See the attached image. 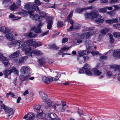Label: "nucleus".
I'll return each mask as SVG.
<instances>
[{"label":"nucleus","instance_id":"f257e3e1","mask_svg":"<svg viewBox=\"0 0 120 120\" xmlns=\"http://www.w3.org/2000/svg\"><path fill=\"white\" fill-rule=\"evenodd\" d=\"M10 45L14 46H19L18 48L22 47L23 50L25 52V54L26 55L32 57L31 48L28 46H26L23 42L18 41H14L12 42Z\"/></svg>","mask_w":120,"mask_h":120},{"label":"nucleus","instance_id":"f03ea898","mask_svg":"<svg viewBox=\"0 0 120 120\" xmlns=\"http://www.w3.org/2000/svg\"><path fill=\"white\" fill-rule=\"evenodd\" d=\"M73 13V11L71 12L67 17V20L68 22L70 23L71 25V26L70 27L69 29H67V30H68V31H70L72 29V27L74 25V24L75 22V21L72 20L71 19Z\"/></svg>","mask_w":120,"mask_h":120},{"label":"nucleus","instance_id":"7ed1b4c3","mask_svg":"<svg viewBox=\"0 0 120 120\" xmlns=\"http://www.w3.org/2000/svg\"><path fill=\"white\" fill-rule=\"evenodd\" d=\"M1 106L4 110L6 113L7 114V116H9L13 114V109H12L8 107L4 104L2 105Z\"/></svg>","mask_w":120,"mask_h":120},{"label":"nucleus","instance_id":"20e7f679","mask_svg":"<svg viewBox=\"0 0 120 120\" xmlns=\"http://www.w3.org/2000/svg\"><path fill=\"white\" fill-rule=\"evenodd\" d=\"M34 12V11L33 10L29 11L28 13L30 15V18L36 21H39L40 19V16L38 14L34 15L32 14Z\"/></svg>","mask_w":120,"mask_h":120},{"label":"nucleus","instance_id":"39448f33","mask_svg":"<svg viewBox=\"0 0 120 120\" xmlns=\"http://www.w3.org/2000/svg\"><path fill=\"white\" fill-rule=\"evenodd\" d=\"M0 60L2 61V62L5 66H8L9 62L8 59L3 56L0 53Z\"/></svg>","mask_w":120,"mask_h":120},{"label":"nucleus","instance_id":"423d86ee","mask_svg":"<svg viewBox=\"0 0 120 120\" xmlns=\"http://www.w3.org/2000/svg\"><path fill=\"white\" fill-rule=\"evenodd\" d=\"M34 3L35 4H32V8L36 11L37 12H39L40 11V10L37 5L38 6L39 5L41 4L39 0H35Z\"/></svg>","mask_w":120,"mask_h":120},{"label":"nucleus","instance_id":"0eeeda50","mask_svg":"<svg viewBox=\"0 0 120 120\" xmlns=\"http://www.w3.org/2000/svg\"><path fill=\"white\" fill-rule=\"evenodd\" d=\"M94 34V32L92 31L87 32L81 34V38L82 39H87Z\"/></svg>","mask_w":120,"mask_h":120},{"label":"nucleus","instance_id":"6e6552de","mask_svg":"<svg viewBox=\"0 0 120 120\" xmlns=\"http://www.w3.org/2000/svg\"><path fill=\"white\" fill-rule=\"evenodd\" d=\"M29 68L28 67L26 66H23L21 67L20 71L21 73L25 75H29L28 73Z\"/></svg>","mask_w":120,"mask_h":120},{"label":"nucleus","instance_id":"1a4fd4ad","mask_svg":"<svg viewBox=\"0 0 120 120\" xmlns=\"http://www.w3.org/2000/svg\"><path fill=\"white\" fill-rule=\"evenodd\" d=\"M34 117V114L32 112H29L27 115H25L23 117V118L27 120H33Z\"/></svg>","mask_w":120,"mask_h":120},{"label":"nucleus","instance_id":"9d476101","mask_svg":"<svg viewBox=\"0 0 120 120\" xmlns=\"http://www.w3.org/2000/svg\"><path fill=\"white\" fill-rule=\"evenodd\" d=\"M53 81V78L52 77H47L46 76L43 77L42 81L45 83L49 84L51 82Z\"/></svg>","mask_w":120,"mask_h":120},{"label":"nucleus","instance_id":"9b49d317","mask_svg":"<svg viewBox=\"0 0 120 120\" xmlns=\"http://www.w3.org/2000/svg\"><path fill=\"white\" fill-rule=\"evenodd\" d=\"M32 4L30 2H28L25 4L24 8L28 10V11L32 10H34L32 8ZM29 11H28V12Z\"/></svg>","mask_w":120,"mask_h":120},{"label":"nucleus","instance_id":"f8f14e48","mask_svg":"<svg viewBox=\"0 0 120 120\" xmlns=\"http://www.w3.org/2000/svg\"><path fill=\"white\" fill-rule=\"evenodd\" d=\"M106 22L109 24H111L113 23H117L119 22L118 19L117 18L112 19H111L106 20Z\"/></svg>","mask_w":120,"mask_h":120},{"label":"nucleus","instance_id":"ddd939ff","mask_svg":"<svg viewBox=\"0 0 120 120\" xmlns=\"http://www.w3.org/2000/svg\"><path fill=\"white\" fill-rule=\"evenodd\" d=\"M43 101L45 102V108L47 109H49L52 103L51 101L50 100L47 99Z\"/></svg>","mask_w":120,"mask_h":120},{"label":"nucleus","instance_id":"4468645a","mask_svg":"<svg viewBox=\"0 0 120 120\" xmlns=\"http://www.w3.org/2000/svg\"><path fill=\"white\" fill-rule=\"evenodd\" d=\"M56 117L57 116L55 113H52L48 114V118L49 120H54L56 119Z\"/></svg>","mask_w":120,"mask_h":120},{"label":"nucleus","instance_id":"2eb2a0df","mask_svg":"<svg viewBox=\"0 0 120 120\" xmlns=\"http://www.w3.org/2000/svg\"><path fill=\"white\" fill-rule=\"evenodd\" d=\"M101 18L102 16L101 15L97 14L96 18L95 19V21L96 22L102 23L104 22V20L103 19H101Z\"/></svg>","mask_w":120,"mask_h":120},{"label":"nucleus","instance_id":"dca6fc26","mask_svg":"<svg viewBox=\"0 0 120 120\" xmlns=\"http://www.w3.org/2000/svg\"><path fill=\"white\" fill-rule=\"evenodd\" d=\"M31 53L32 54H33L34 56H41L42 54V52L41 51L38 49L34 50L32 51Z\"/></svg>","mask_w":120,"mask_h":120},{"label":"nucleus","instance_id":"f3484780","mask_svg":"<svg viewBox=\"0 0 120 120\" xmlns=\"http://www.w3.org/2000/svg\"><path fill=\"white\" fill-rule=\"evenodd\" d=\"M77 59L80 64L84 63L85 62V56L80 55L78 56Z\"/></svg>","mask_w":120,"mask_h":120},{"label":"nucleus","instance_id":"a211bd4d","mask_svg":"<svg viewBox=\"0 0 120 120\" xmlns=\"http://www.w3.org/2000/svg\"><path fill=\"white\" fill-rule=\"evenodd\" d=\"M113 55V56L115 58H120V50H114Z\"/></svg>","mask_w":120,"mask_h":120},{"label":"nucleus","instance_id":"6ab92c4d","mask_svg":"<svg viewBox=\"0 0 120 120\" xmlns=\"http://www.w3.org/2000/svg\"><path fill=\"white\" fill-rule=\"evenodd\" d=\"M5 36L8 40L10 41H12L14 39L13 35L11 33L6 34Z\"/></svg>","mask_w":120,"mask_h":120},{"label":"nucleus","instance_id":"aec40b11","mask_svg":"<svg viewBox=\"0 0 120 120\" xmlns=\"http://www.w3.org/2000/svg\"><path fill=\"white\" fill-rule=\"evenodd\" d=\"M110 67L112 68H114L115 71H120V65H116L114 64L110 65Z\"/></svg>","mask_w":120,"mask_h":120},{"label":"nucleus","instance_id":"412c9836","mask_svg":"<svg viewBox=\"0 0 120 120\" xmlns=\"http://www.w3.org/2000/svg\"><path fill=\"white\" fill-rule=\"evenodd\" d=\"M27 75H26L25 76L23 75H21L19 76V79L20 82L19 85H21L22 83V82L25 80H27Z\"/></svg>","mask_w":120,"mask_h":120},{"label":"nucleus","instance_id":"4be33fe9","mask_svg":"<svg viewBox=\"0 0 120 120\" xmlns=\"http://www.w3.org/2000/svg\"><path fill=\"white\" fill-rule=\"evenodd\" d=\"M3 73L4 75L5 76V78H9V77L8 76L10 75L11 72L10 71V70H6L3 72Z\"/></svg>","mask_w":120,"mask_h":120},{"label":"nucleus","instance_id":"5701e85b","mask_svg":"<svg viewBox=\"0 0 120 120\" xmlns=\"http://www.w3.org/2000/svg\"><path fill=\"white\" fill-rule=\"evenodd\" d=\"M19 53L20 51H17L10 55L9 57L11 58H15L19 56Z\"/></svg>","mask_w":120,"mask_h":120},{"label":"nucleus","instance_id":"b1692460","mask_svg":"<svg viewBox=\"0 0 120 120\" xmlns=\"http://www.w3.org/2000/svg\"><path fill=\"white\" fill-rule=\"evenodd\" d=\"M92 71H93L94 75L96 76L99 75L101 73V71L95 68H93L92 69Z\"/></svg>","mask_w":120,"mask_h":120},{"label":"nucleus","instance_id":"393cba45","mask_svg":"<svg viewBox=\"0 0 120 120\" xmlns=\"http://www.w3.org/2000/svg\"><path fill=\"white\" fill-rule=\"evenodd\" d=\"M25 36L30 38H34L36 35V34L34 33L30 32L29 33H26L25 34Z\"/></svg>","mask_w":120,"mask_h":120},{"label":"nucleus","instance_id":"a878e982","mask_svg":"<svg viewBox=\"0 0 120 120\" xmlns=\"http://www.w3.org/2000/svg\"><path fill=\"white\" fill-rule=\"evenodd\" d=\"M39 94L40 96L43 101H45L47 99V96L44 93L42 92H40Z\"/></svg>","mask_w":120,"mask_h":120},{"label":"nucleus","instance_id":"bb28decb","mask_svg":"<svg viewBox=\"0 0 120 120\" xmlns=\"http://www.w3.org/2000/svg\"><path fill=\"white\" fill-rule=\"evenodd\" d=\"M2 4L5 7H7L10 5V2L9 0H3Z\"/></svg>","mask_w":120,"mask_h":120},{"label":"nucleus","instance_id":"cd10ccee","mask_svg":"<svg viewBox=\"0 0 120 120\" xmlns=\"http://www.w3.org/2000/svg\"><path fill=\"white\" fill-rule=\"evenodd\" d=\"M53 21L52 20H49L48 21V24L47 28L49 29H50L52 27Z\"/></svg>","mask_w":120,"mask_h":120},{"label":"nucleus","instance_id":"c85d7f7f","mask_svg":"<svg viewBox=\"0 0 120 120\" xmlns=\"http://www.w3.org/2000/svg\"><path fill=\"white\" fill-rule=\"evenodd\" d=\"M31 30H34V32L35 33H40L41 31V30L40 28L37 27L36 28L35 26H33L31 28Z\"/></svg>","mask_w":120,"mask_h":120},{"label":"nucleus","instance_id":"c756f323","mask_svg":"<svg viewBox=\"0 0 120 120\" xmlns=\"http://www.w3.org/2000/svg\"><path fill=\"white\" fill-rule=\"evenodd\" d=\"M42 112L43 111L42 109L40 108L39 110H37V112L38 113V114L37 115V117L38 118L40 119L42 117L41 116L42 115Z\"/></svg>","mask_w":120,"mask_h":120},{"label":"nucleus","instance_id":"7c9ffc66","mask_svg":"<svg viewBox=\"0 0 120 120\" xmlns=\"http://www.w3.org/2000/svg\"><path fill=\"white\" fill-rule=\"evenodd\" d=\"M27 58V56H23L20 58L18 61L19 63L20 64L24 62Z\"/></svg>","mask_w":120,"mask_h":120},{"label":"nucleus","instance_id":"2f4dec72","mask_svg":"<svg viewBox=\"0 0 120 120\" xmlns=\"http://www.w3.org/2000/svg\"><path fill=\"white\" fill-rule=\"evenodd\" d=\"M86 8H77L75 10V12L77 13H80L83 11L86 10Z\"/></svg>","mask_w":120,"mask_h":120},{"label":"nucleus","instance_id":"473e14b6","mask_svg":"<svg viewBox=\"0 0 120 120\" xmlns=\"http://www.w3.org/2000/svg\"><path fill=\"white\" fill-rule=\"evenodd\" d=\"M27 45L28 46H31L33 45L35 42L33 40V39L29 40L26 42Z\"/></svg>","mask_w":120,"mask_h":120},{"label":"nucleus","instance_id":"72a5a7b5","mask_svg":"<svg viewBox=\"0 0 120 120\" xmlns=\"http://www.w3.org/2000/svg\"><path fill=\"white\" fill-rule=\"evenodd\" d=\"M48 47L49 48L55 50L58 49H59V48L57 47L56 45L55 44L48 45Z\"/></svg>","mask_w":120,"mask_h":120},{"label":"nucleus","instance_id":"f704fd0d","mask_svg":"<svg viewBox=\"0 0 120 120\" xmlns=\"http://www.w3.org/2000/svg\"><path fill=\"white\" fill-rule=\"evenodd\" d=\"M10 71L11 72V73L12 72H13L16 75L18 74V70L15 67H13L10 70Z\"/></svg>","mask_w":120,"mask_h":120},{"label":"nucleus","instance_id":"c9c22d12","mask_svg":"<svg viewBox=\"0 0 120 120\" xmlns=\"http://www.w3.org/2000/svg\"><path fill=\"white\" fill-rule=\"evenodd\" d=\"M27 13V12L26 11L24 10H23L18 13L19 15L23 17L26 15Z\"/></svg>","mask_w":120,"mask_h":120},{"label":"nucleus","instance_id":"e433bc0d","mask_svg":"<svg viewBox=\"0 0 120 120\" xmlns=\"http://www.w3.org/2000/svg\"><path fill=\"white\" fill-rule=\"evenodd\" d=\"M85 18L86 19H87L90 18L92 15V13H86L84 14Z\"/></svg>","mask_w":120,"mask_h":120},{"label":"nucleus","instance_id":"4c0bfd02","mask_svg":"<svg viewBox=\"0 0 120 120\" xmlns=\"http://www.w3.org/2000/svg\"><path fill=\"white\" fill-rule=\"evenodd\" d=\"M110 38V42L111 43H113L114 40L113 39L112 36L111 34L109 33L108 34Z\"/></svg>","mask_w":120,"mask_h":120},{"label":"nucleus","instance_id":"58836bf2","mask_svg":"<svg viewBox=\"0 0 120 120\" xmlns=\"http://www.w3.org/2000/svg\"><path fill=\"white\" fill-rule=\"evenodd\" d=\"M39 63L41 66H43V65L45 63L44 59L42 58L39 60Z\"/></svg>","mask_w":120,"mask_h":120},{"label":"nucleus","instance_id":"ea45409f","mask_svg":"<svg viewBox=\"0 0 120 120\" xmlns=\"http://www.w3.org/2000/svg\"><path fill=\"white\" fill-rule=\"evenodd\" d=\"M40 16L41 18H44L45 17L46 15V13L45 12L42 11L40 12L39 13Z\"/></svg>","mask_w":120,"mask_h":120},{"label":"nucleus","instance_id":"a19ab883","mask_svg":"<svg viewBox=\"0 0 120 120\" xmlns=\"http://www.w3.org/2000/svg\"><path fill=\"white\" fill-rule=\"evenodd\" d=\"M85 72L86 75L88 76H91L93 74L89 69L85 70Z\"/></svg>","mask_w":120,"mask_h":120},{"label":"nucleus","instance_id":"79ce46f5","mask_svg":"<svg viewBox=\"0 0 120 120\" xmlns=\"http://www.w3.org/2000/svg\"><path fill=\"white\" fill-rule=\"evenodd\" d=\"M17 7L15 3L11 5L10 7V9L12 10H14L17 9Z\"/></svg>","mask_w":120,"mask_h":120},{"label":"nucleus","instance_id":"37998d69","mask_svg":"<svg viewBox=\"0 0 120 120\" xmlns=\"http://www.w3.org/2000/svg\"><path fill=\"white\" fill-rule=\"evenodd\" d=\"M88 53V51L87 50H85L83 51H82L80 52L79 53V55H87Z\"/></svg>","mask_w":120,"mask_h":120},{"label":"nucleus","instance_id":"c03bdc74","mask_svg":"<svg viewBox=\"0 0 120 120\" xmlns=\"http://www.w3.org/2000/svg\"><path fill=\"white\" fill-rule=\"evenodd\" d=\"M109 31V29H107L106 28H105L101 30V32L102 34H105Z\"/></svg>","mask_w":120,"mask_h":120},{"label":"nucleus","instance_id":"a18cd8bd","mask_svg":"<svg viewBox=\"0 0 120 120\" xmlns=\"http://www.w3.org/2000/svg\"><path fill=\"white\" fill-rule=\"evenodd\" d=\"M9 17L10 18H12L14 20H17L19 19V18L17 16H15V15L11 14L9 15Z\"/></svg>","mask_w":120,"mask_h":120},{"label":"nucleus","instance_id":"49530a36","mask_svg":"<svg viewBox=\"0 0 120 120\" xmlns=\"http://www.w3.org/2000/svg\"><path fill=\"white\" fill-rule=\"evenodd\" d=\"M82 68L84 69H86L87 70H89L90 68V67L89 64H86L83 65Z\"/></svg>","mask_w":120,"mask_h":120},{"label":"nucleus","instance_id":"de8ad7c7","mask_svg":"<svg viewBox=\"0 0 120 120\" xmlns=\"http://www.w3.org/2000/svg\"><path fill=\"white\" fill-rule=\"evenodd\" d=\"M41 107V106L40 105H35L33 106L34 110L36 111L40 109Z\"/></svg>","mask_w":120,"mask_h":120},{"label":"nucleus","instance_id":"09e8293b","mask_svg":"<svg viewBox=\"0 0 120 120\" xmlns=\"http://www.w3.org/2000/svg\"><path fill=\"white\" fill-rule=\"evenodd\" d=\"M63 23L61 21H59L58 22L57 24V26L58 27H61L63 26Z\"/></svg>","mask_w":120,"mask_h":120},{"label":"nucleus","instance_id":"8fccbe9b","mask_svg":"<svg viewBox=\"0 0 120 120\" xmlns=\"http://www.w3.org/2000/svg\"><path fill=\"white\" fill-rule=\"evenodd\" d=\"M113 36L116 38L119 37L120 38V33L116 32L114 33L113 34Z\"/></svg>","mask_w":120,"mask_h":120},{"label":"nucleus","instance_id":"3c124183","mask_svg":"<svg viewBox=\"0 0 120 120\" xmlns=\"http://www.w3.org/2000/svg\"><path fill=\"white\" fill-rule=\"evenodd\" d=\"M91 53L93 56H95L97 55H100L101 54L98 52L94 51H92Z\"/></svg>","mask_w":120,"mask_h":120},{"label":"nucleus","instance_id":"603ef678","mask_svg":"<svg viewBox=\"0 0 120 120\" xmlns=\"http://www.w3.org/2000/svg\"><path fill=\"white\" fill-rule=\"evenodd\" d=\"M99 11L101 13H104L106 12V9L105 8H102L99 9Z\"/></svg>","mask_w":120,"mask_h":120},{"label":"nucleus","instance_id":"864d4df0","mask_svg":"<svg viewBox=\"0 0 120 120\" xmlns=\"http://www.w3.org/2000/svg\"><path fill=\"white\" fill-rule=\"evenodd\" d=\"M66 109V107H62L60 108L59 109V110L61 112H63L65 111Z\"/></svg>","mask_w":120,"mask_h":120},{"label":"nucleus","instance_id":"5fc2aeb1","mask_svg":"<svg viewBox=\"0 0 120 120\" xmlns=\"http://www.w3.org/2000/svg\"><path fill=\"white\" fill-rule=\"evenodd\" d=\"M60 74H57V75L55 77L54 79V80L55 81H56L58 80L59 79V78L60 77Z\"/></svg>","mask_w":120,"mask_h":120},{"label":"nucleus","instance_id":"6e6d98bb","mask_svg":"<svg viewBox=\"0 0 120 120\" xmlns=\"http://www.w3.org/2000/svg\"><path fill=\"white\" fill-rule=\"evenodd\" d=\"M112 26L116 28H120V25L119 24H114Z\"/></svg>","mask_w":120,"mask_h":120},{"label":"nucleus","instance_id":"4d7b16f0","mask_svg":"<svg viewBox=\"0 0 120 120\" xmlns=\"http://www.w3.org/2000/svg\"><path fill=\"white\" fill-rule=\"evenodd\" d=\"M9 95H11L12 97H13L15 96V95L12 92H9L8 93H7L6 95L8 97Z\"/></svg>","mask_w":120,"mask_h":120},{"label":"nucleus","instance_id":"13d9d810","mask_svg":"<svg viewBox=\"0 0 120 120\" xmlns=\"http://www.w3.org/2000/svg\"><path fill=\"white\" fill-rule=\"evenodd\" d=\"M4 33H8L10 32V29H9L7 28H6L5 27V29L4 30Z\"/></svg>","mask_w":120,"mask_h":120},{"label":"nucleus","instance_id":"bf43d9fd","mask_svg":"<svg viewBox=\"0 0 120 120\" xmlns=\"http://www.w3.org/2000/svg\"><path fill=\"white\" fill-rule=\"evenodd\" d=\"M27 80L28 79H30V80H32L34 79V77H32L31 78H30V75H28L27 77Z\"/></svg>","mask_w":120,"mask_h":120},{"label":"nucleus","instance_id":"052dcab7","mask_svg":"<svg viewBox=\"0 0 120 120\" xmlns=\"http://www.w3.org/2000/svg\"><path fill=\"white\" fill-rule=\"evenodd\" d=\"M68 40V38H64L62 40V42L64 43L67 42Z\"/></svg>","mask_w":120,"mask_h":120},{"label":"nucleus","instance_id":"680f3d73","mask_svg":"<svg viewBox=\"0 0 120 120\" xmlns=\"http://www.w3.org/2000/svg\"><path fill=\"white\" fill-rule=\"evenodd\" d=\"M16 4L18 6H20L21 4V1L19 0H16Z\"/></svg>","mask_w":120,"mask_h":120},{"label":"nucleus","instance_id":"e2e57ef3","mask_svg":"<svg viewBox=\"0 0 120 120\" xmlns=\"http://www.w3.org/2000/svg\"><path fill=\"white\" fill-rule=\"evenodd\" d=\"M92 14L93 15L91 19H92L94 18H95V19H96L97 14L95 13H94L93 14L92 13Z\"/></svg>","mask_w":120,"mask_h":120},{"label":"nucleus","instance_id":"0e129e2a","mask_svg":"<svg viewBox=\"0 0 120 120\" xmlns=\"http://www.w3.org/2000/svg\"><path fill=\"white\" fill-rule=\"evenodd\" d=\"M69 48L68 47H64L62 48L61 49L63 52H64L65 51L69 49Z\"/></svg>","mask_w":120,"mask_h":120},{"label":"nucleus","instance_id":"69168bd1","mask_svg":"<svg viewBox=\"0 0 120 120\" xmlns=\"http://www.w3.org/2000/svg\"><path fill=\"white\" fill-rule=\"evenodd\" d=\"M79 27L78 26L77 24H75V25H74L72 27V29H77L79 28Z\"/></svg>","mask_w":120,"mask_h":120},{"label":"nucleus","instance_id":"338daca9","mask_svg":"<svg viewBox=\"0 0 120 120\" xmlns=\"http://www.w3.org/2000/svg\"><path fill=\"white\" fill-rule=\"evenodd\" d=\"M5 29V26H3L0 27V31L4 32V30Z\"/></svg>","mask_w":120,"mask_h":120},{"label":"nucleus","instance_id":"774afa93","mask_svg":"<svg viewBox=\"0 0 120 120\" xmlns=\"http://www.w3.org/2000/svg\"><path fill=\"white\" fill-rule=\"evenodd\" d=\"M106 75L107 76H110L112 75L111 72L110 71H109L107 72Z\"/></svg>","mask_w":120,"mask_h":120}]
</instances>
